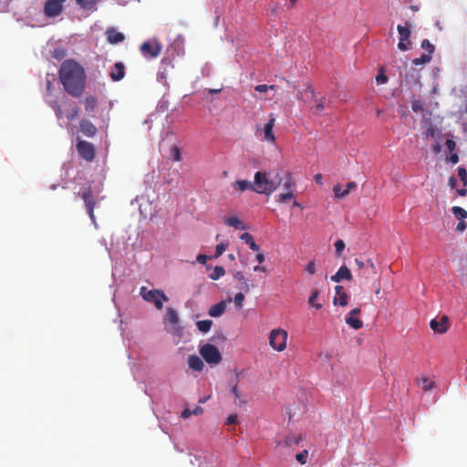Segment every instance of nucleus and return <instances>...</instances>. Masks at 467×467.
<instances>
[{"instance_id": "obj_10", "label": "nucleus", "mask_w": 467, "mask_h": 467, "mask_svg": "<svg viewBox=\"0 0 467 467\" xmlns=\"http://www.w3.org/2000/svg\"><path fill=\"white\" fill-rule=\"evenodd\" d=\"M275 122V117L273 113H271L269 115L268 122L264 126V130H263L264 140L268 142H271V143H275V136L273 132Z\"/></svg>"}, {"instance_id": "obj_15", "label": "nucleus", "mask_w": 467, "mask_h": 467, "mask_svg": "<svg viewBox=\"0 0 467 467\" xmlns=\"http://www.w3.org/2000/svg\"><path fill=\"white\" fill-rule=\"evenodd\" d=\"M357 183L355 182H350L347 184L346 188L342 189V187L337 184L333 188V192L335 193L336 198H345L348 195L350 190L356 189Z\"/></svg>"}, {"instance_id": "obj_19", "label": "nucleus", "mask_w": 467, "mask_h": 467, "mask_svg": "<svg viewBox=\"0 0 467 467\" xmlns=\"http://www.w3.org/2000/svg\"><path fill=\"white\" fill-rule=\"evenodd\" d=\"M188 365L191 368L196 371H201L203 368V362L202 358L196 355L189 356Z\"/></svg>"}, {"instance_id": "obj_35", "label": "nucleus", "mask_w": 467, "mask_h": 467, "mask_svg": "<svg viewBox=\"0 0 467 467\" xmlns=\"http://www.w3.org/2000/svg\"><path fill=\"white\" fill-rule=\"evenodd\" d=\"M295 187V182L292 173H287L284 183V188L286 192L293 191Z\"/></svg>"}, {"instance_id": "obj_58", "label": "nucleus", "mask_w": 467, "mask_h": 467, "mask_svg": "<svg viewBox=\"0 0 467 467\" xmlns=\"http://www.w3.org/2000/svg\"><path fill=\"white\" fill-rule=\"evenodd\" d=\"M377 81L379 83H385L387 82V77L384 74H379L377 76Z\"/></svg>"}, {"instance_id": "obj_7", "label": "nucleus", "mask_w": 467, "mask_h": 467, "mask_svg": "<svg viewBox=\"0 0 467 467\" xmlns=\"http://www.w3.org/2000/svg\"><path fill=\"white\" fill-rule=\"evenodd\" d=\"M161 45L158 41L143 42L140 47V53L149 58H156L161 52Z\"/></svg>"}, {"instance_id": "obj_33", "label": "nucleus", "mask_w": 467, "mask_h": 467, "mask_svg": "<svg viewBox=\"0 0 467 467\" xmlns=\"http://www.w3.org/2000/svg\"><path fill=\"white\" fill-rule=\"evenodd\" d=\"M318 295H319V292L317 290H315L312 292V294L310 295V296L308 298V304L311 306H314L316 309H321L323 306L321 303H316V300L317 299Z\"/></svg>"}, {"instance_id": "obj_14", "label": "nucleus", "mask_w": 467, "mask_h": 467, "mask_svg": "<svg viewBox=\"0 0 467 467\" xmlns=\"http://www.w3.org/2000/svg\"><path fill=\"white\" fill-rule=\"evenodd\" d=\"M343 279L350 281L352 279V274L346 265H342L337 272L331 276V280L335 283H339Z\"/></svg>"}, {"instance_id": "obj_2", "label": "nucleus", "mask_w": 467, "mask_h": 467, "mask_svg": "<svg viewBox=\"0 0 467 467\" xmlns=\"http://www.w3.org/2000/svg\"><path fill=\"white\" fill-rule=\"evenodd\" d=\"M281 181L282 179L278 174L275 179H271L268 173L257 171L254 180V192L259 194L270 195L278 188Z\"/></svg>"}, {"instance_id": "obj_45", "label": "nucleus", "mask_w": 467, "mask_h": 467, "mask_svg": "<svg viewBox=\"0 0 467 467\" xmlns=\"http://www.w3.org/2000/svg\"><path fill=\"white\" fill-rule=\"evenodd\" d=\"M458 176L461 181L463 182V186L467 185V171L463 167L458 168Z\"/></svg>"}, {"instance_id": "obj_37", "label": "nucleus", "mask_w": 467, "mask_h": 467, "mask_svg": "<svg viewBox=\"0 0 467 467\" xmlns=\"http://www.w3.org/2000/svg\"><path fill=\"white\" fill-rule=\"evenodd\" d=\"M421 48L426 50L427 54H430L431 56L433 54L434 49H435L434 46L428 39L422 40Z\"/></svg>"}, {"instance_id": "obj_22", "label": "nucleus", "mask_w": 467, "mask_h": 467, "mask_svg": "<svg viewBox=\"0 0 467 467\" xmlns=\"http://www.w3.org/2000/svg\"><path fill=\"white\" fill-rule=\"evenodd\" d=\"M234 187L240 192H244L246 190H251L254 192V182H251L250 181L247 180L236 181L234 183Z\"/></svg>"}, {"instance_id": "obj_28", "label": "nucleus", "mask_w": 467, "mask_h": 467, "mask_svg": "<svg viewBox=\"0 0 467 467\" xmlns=\"http://www.w3.org/2000/svg\"><path fill=\"white\" fill-rule=\"evenodd\" d=\"M196 326L202 333H207L213 326V321L210 319L201 320L196 323Z\"/></svg>"}, {"instance_id": "obj_31", "label": "nucleus", "mask_w": 467, "mask_h": 467, "mask_svg": "<svg viewBox=\"0 0 467 467\" xmlns=\"http://www.w3.org/2000/svg\"><path fill=\"white\" fill-rule=\"evenodd\" d=\"M225 274V270L223 266L217 265L213 268V271L209 275L212 280H218Z\"/></svg>"}, {"instance_id": "obj_6", "label": "nucleus", "mask_w": 467, "mask_h": 467, "mask_svg": "<svg viewBox=\"0 0 467 467\" xmlns=\"http://www.w3.org/2000/svg\"><path fill=\"white\" fill-rule=\"evenodd\" d=\"M78 196L82 198L84 201L87 212L91 219V221L95 223V215H94V208L97 202L96 198L93 195V191L91 187H87L84 189L82 192H78Z\"/></svg>"}, {"instance_id": "obj_27", "label": "nucleus", "mask_w": 467, "mask_h": 467, "mask_svg": "<svg viewBox=\"0 0 467 467\" xmlns=\"http://www.w3.org/2000/svg\"><path fill=\"white\" fill-rule=\"evenodd\" d=\"M166 318L168 322L171 323V325H176L179 323L178 313L175 309L171 307L167 308Z\"/></svg>"}, {"instance_id": "obj_3", "label": "nucleus", "mask_w": 467, "mask_h": 467, "mask_svg": "<svg viewBox=\"0 0 467 467\" xmlns=\"http://www.w3.org/2000/svg\"><path fill=\"white\" fill-rule=\"evenodd\" d=\"M140 295L146 302L153 303L155 307L159 310L163 308V302L169 300L163 291L158 289L148 290L146 286L140 287Z\"/></svg>"}, {"instance_id": "obj_63", "label": "nucleus", "mask_w": 467, "mask_h": 467, "mask_svg": "<svg viewBox=\"0 0 467 467\" xmlns=\"http://www.w3.org/2000/svg\"><path fill=\"white\" fill-rule=\"evenodd\" d=\"M360 313V308L358 307H356L354 309H352L348 316H354V317H357L358 314Z\"/></svg>"}, {"instance_id": "obj_40", "label": "nucleus", "mask_w": 467, "mask_h": 467, "mask_svg": "<svg viewBox=\"0 0 467 467\" xmlns=\"http://www.w3.org/2000/svg\"><path fill=\"white\" fill-rule=\"evenodd\" d=\"M49 105L54 109L57 118L61 119L63 117L61 106L57 101H52Z\"/></svg>"}, {"instance_id": "obj_51", "label": "nucleus", "mask_w": 467, "mask_h": 467, "mask_svg": "<svg viewBox=\"0 0 467 467\" xmlns=\"http://www.w3.org/2000/svg\"><path fill=\"white\" fill-rule=\"evenodd\" d=\"M411 108L414 112H419L420 110H422V104L419 100H414L411 104Z\"/></svg>"}, {"instance_id": "obj_24", "label": "nucleus", "mask_w": 467, "mask_h": 467, "mask_svg": "<svg viewBox=\"0 0 467 467\" xmlns=\"http://www.w3.org/2000/svg\"><path fill=\"white\" fill-rule=\"evenodd\" d=\"M346 323L354 329H359L363 326V322L354 316H347Z\"/></svg>"}, {"instance_id": "obj_26", "label": "nucleus", "mask_w": 467, "mask_h": 467, "mask_svg": "<svg viewBox=\"0 0 467 467\" xmlns=\"http://www.w3.org/2000/svg\"><path fill=\"white\" fill-rule=\"evenodd\" d=\"M224 222L228 226L235 229H245L244 224L236 216L228 217Z\"/></svg>"}, {"instance_id": "obj_9", "label": "nucleus", "mask_w": 467, "mask_h": 467, "mask_svg": "<svg viewBox=\"0 0 467 467\" xmlns=\"http://www.w3.org/2000/svg\"><path fill=\"white\" fill-rule=\"evenodd\" d=\"M67 0H47L44 5V13L48 17L59 16L63 11V4Z\"/></svg>"}, {"instance_id": "obj_56", "label": "nucleus", "mask_w": 467, "mask_h": 467, "mask_svg": "<svg viewBox=\"0 0 467 467\" xmlns=\"http://www.w3.org/2000/svg\"><path fill=\"white\" fill-rule=\"evenodd\" d=\"M208 259H210V257L208 255H206V254H199L197 256V261L200 264H205Z\"/></svg>"}, {"instance_id": "obj_59", "label": "nucleus", "mask_w": 467, "mask_h": 467, "mask_svg": "<svg viewBox=\"0 0 467 467\" xmlns=\"http://www.w3.org/2000/svg\"><path fill=\"white\" fill-rule=\"evenodd\" d=\"M315 181L317 183L322 185L323 184V177H322V174L321 173H317L314 177Z\"/></svg>"}, {"instance_id": "obj_42", "label": "nucleus", "mask_w": 467, "mask_h": 467, "mask_svg": "<svg viewBox=\"0 0 467 467\" xmlns=\"http://www.w3.org/2000/svg\"><path fill=\"white\" fill-rule=\"evenodd\" d=\"M307 456H308V451L304 450L296 455V459L299 463L305 464L306 462Z\"/></svg>"}, {"instance_id": "obj_17", "label": "nucleus", "mask_w": 467, "mask_h": 467, "mask_svg": "<svg viewBox=\"0 0 467 467\" xmlns=\"http://www.w3.org/2000/svg\"><path fill=\"white\" fill-rule=\"evenodd\" d=\"M81 132L87 137H93L97 133V128L88 119H82L79 122Z\"/></svg>"}, {"instance_id": "obj_46", "label": "nucleus", "mask_w": 467, "mask_h": 467, "mask_svg": "<svg viewBox=\"0 0 467 467\" xmlns=\"http://www.w3.org/2000/svg\"><path fill=\"white\" fill-rule=\"evenodd\" d=\"M275 88V85H265V84H260V85H257L255 86L254 88V90L258 91V92H261V93H264V92H266L267 90H274Z\"/></svg>"}, {"instance_id": "obj_16", "label": "nucleus", "mask_w": 467, "mask_h": 467, "mask_svg": "<svg viewBox=\"0 0 467 467\" xmlns=\"http://www.w3.org/2000/svg\"><path fill=\"white\" fill-rule=\"evenodd\" d=\"M336 296L334 297L333 303L334 305H340L345 306L348 305V295L344 291V287L342 285H337L335 287Z\"/></svg>"}, {"instance_id": "obj_64", "label": "nucleus", "mask_w": 467, "mask_h": 467, "mask_svg": "<svg viewBox=\"0 0 467 467\" xmlns=\"http://www.w3.org/2000/svg\"><path fill=\"white\" fill-rule=\"evenodd\" d=\"M450 161L452 163H457L459 161V156L456 153L451 154V157H450Z\"/></svg>"}, {"instance_id": "obj_60", "label": "nucleus", "mask_w": 467, "mask_h": 467, "mask_svg": "<svg viewBox=\"0 0 467 467\" xmlns=\"http://www.w3.org/2000/svg\"><path fill=\"white\" fill-rule=\"evenodd\" d=\"M158 80L164 83L166 81V74L164 71L158 73Z\"/></svg>"}, {"instance_id": "obj_4", "label": "nucleus", "mask_w": 467, "mask_h": 467, "mask_svg": "<svg viewBox=\"0 0 467 467\" xmlns=\"http://www.w3.org/2000/svg\"><path fill=\"white\" fill-rule=\"evenodd\" d=\"M287 332L284 329H273L269 335V345L276 351H283L286 348Z\"/></svg>"}, {"instance_id": "obj_1", "label": "nucleus", "mask_w": 467, "mask_h": 467, "mask_svg": "<svg viewBox=\"0 0 467 467\" xmlns=\"http://www.w3.org/2000/svg\"><path fill=\"white\" fill-rule=\"evenodd\" d=\"M59 80L67 93L72 97H80L86 87L84 67L73 59L65 60L58 71Z\"/></svg>"}, {"instance_id": "obj_54", "label": "nucleus", "mask_w": 467, "mask_h": 467, "mask_svg": "<svg viewBox=\"0 0 467 467\" xmlns=\"http://www.w3.org/2000/svg\"><path fill=\"white\" fill-rule=\"evenodd\" d=\"M461 221L462 222H460L456 226V231H458V232H463L467 227L466 223L463 220H461Z\"/></svg>"}, {"instance_id": "obj_25", "label": "nucleus", "mask_w": 467, "mask_h": 467, "mask_svg": "<svg viewBox=\"0 0 467 467\" xmlns=\"http://www.w3.org/2000/svg\"><path fill=\"white\" fill-rule=\"evenodd\" d=\"M234 278L239 282H241L242 286L241 289L244 292H248L250 290V285L248 284L247 279L244 277V274L242 272H236L234 275Z\"/></svg>"}, {"instance_id": "obj_44", "label": "nucleus", "mask_w": 467, "mask_h": 467, "mask_svg": "<svg viewBox=\"0 0 467 467\" xmlns=\"http://www.w3.org/2000/svg\"><path fill=\"white\" fill-rule=\"evenodd\" d=\"M244 300V295L241 292L237 293L234 298V302L236 307L242 308Z\"/></svg>"}, {"instance_id": "obj_38", "label": "nucleus", "mask_w": 467, "mask_h": 467, "mask_svg": "<svg viewBox=\"0 0 467 467\" xmlns=\"http://www.w3.org/2000/svg\"><path fill=\"white\" fill-rule=\"evenodd\" d=\"M171 157L174 161H180L182 160L181 150L178 146L174 145L171 149Z\"/></svg>"}, {"instance_id": "obj_18", "label": "nucleus", "mask_w": 467, "mask_h": 467, "mask_svg": "<svg viewBox=\"0 0 467 467\" xmlns=\"http://www.w3.org/2000/svg\"><path fill=\"white\" fill-rule=\"evenodd\" d=\"M226 310V302L224 300L219 302L218 304H215L209 308L208 314L212 317H221Z\"/></svg>"}, {"instance_id": "obj_50", "label": "nucleus", "mask_w": 467, "mask_h": 467, "mask_svg": "<svg viewBox=\"0 0 467 467\" xmlns=\"http://www.w3.org/2000/svg\"><path fill=\"white\" fill-rule=\"evenodd\" d=\"M306 271L309 274V275H314L316 273V263L315 261H310L306 267Z\"/></svg>"}, {"instance_id": "obj_43", "label": "nucleus", "mask_w": 467, "mask_h": 467, "mask_svg": "<svg viewBox=\"0 0 467 467\" xmlns=\"http://www.w3.org/2000/svg\"><path fill=\"white\" fill-rule=\"evenodd\" d=\"M76 3L81 8H89L96 4V0H76Z\"/></svg>"}, {"instance_id": "obj_48", "label": "nucleus", "mask_w": 467, "mask_h": 467, "mask_svg": "<svg viewBox=\"0 0 467 467\" xmlns=\"http://www.w3.org/2000/svg\"><path fill=\"white\" fill-rule=\"evenodd\" d=\"M78 116V108L76 106L70 109V111L67 114V118L69 120H74Z\"/></svg>"}, {"instance_id": "obj_52", "label": "nucleus", "mask_w": 467, "mask_h": 467, "mask_svg": "<svg viewBox=\"0 0 467 467\" xmlns=\"http://www.w3.org/2000/svg\"><path fill=\"white\" fill-rule=\"evenodd\" d=\"M445 144H446L447 149H448L450 151H452V150H455L456 143H455V141H454V140L448 139V140H446V143H445Z\"/></svg>"}, {"instance_id": "obj_20", "label": "nucleus", "mask_w": 467, "mask_h": 467, "mask_svg": "<svg viewBox=\"0 0 467 467\" xmlns=\"http://www.w3.org/2000/svg\"><path fill=\"white\" fill-rule=\"evenodd\" d=\"M240 239L248 244L249 248L253 251H259V245L254 242V237L249 233H244L241 234Z\"/></svg>"}, {"instance_id": "obj_12", "label": "nucleus", "mask_w": 467, "mask_h": 467, "mask_svg": "<svg viewBox=\"0 0 467 467\" xmlns=\"http://www.w3.org/2000/svg\"><path fill=\"white\" fill-rule=\"evenodd\" d=\"M109 77L113 81H120L125 77V65L122 62H116L110 72Z\"/></svg>"}, {"instance_id": "obj_32", "label": "nucleus", "mask_w": 467, "mask_h": 467, "mask_svg": "<svg viewBox=\"0 0 467 467\" xmlns=\"http://www.w3.org/2000/svg\"><path fill=\"white\" fill-rule=\"evenodd\" d=\"M451 212L458 220H464L467 218V212L460 206H453L451 208Z\"/></svg>"}, {"instance_id": "obj_55", "label": "nucleus", "mask_w": 467, "mask_h": 467, "mask_svg": "<svg viewBox=\"0 0 467 467\" xmlns=\"http://www.w3.org/2000/svg\"><path fill=\"white\" fill-rule=\"evenodd\" d=\"M406 41L400 40L398 44V48L401 51H407L409 49V46L405 43Z\"/></svg>"}, {"instance_id": "obj_29", "label": "nucleus", "mask_w": 467, "mask_h": 467, "mask_svg": "<svg viewBox=\"0 0 467 467\" xmlns=\"http://www.w3.org/2000/svg\"><path fill=\"white\" fill-rule=\"evenodd\" d=\"M295 199V194L293 191L285 192V193H280L276 196V201L280 203H285L289 201Z\"/></svg>"}, {"instance_id": "obj_36", "label": "nucleus", "mask_w": 467, "mask_h": 467, "mask_svg": "<svg viewBox=\"0 0 467 467\" xmlns=\"http://www.w3.org/2000/svg\"><path fill=\"white\" fill-rule=\"evenodd\" d=\"M232 393L234 395L235 397V400H234V403L236 405H243V404H245V400H241V393L238 389V387H237V384L234 385L233 388H232Z\"/></svg>"}, {"instance_id": "obj_34", "label": "nucleus", "mask_w": 467, "mask_h": 467, "mask_svg": "<svg viewBox=\"0 0 467 467\" xmlns=\"http://www.w3.org/2000/svg\"><path fill=\"white\" fill-rule=\"evenodd\" d=\"M431 60L430 54H422L420 57H416L412 60V64L415 66L427 64Z\"/></svg>"}, {"instance_id": "obj_62", "label": "nucleus", "mask_w": 467, "mask_h": 467, "mask_svg": "<svg viewBox=\"0 0 467 467\" xmlns=\"http://www.w3.org/2000/svg\"><path fill=\"white\" fill-rule=\"evenodd\" d=\"M203 411V409L200 406H197L193 410H192V414L194 415H200Z\"/></svg>"}, {"instance_id": "obj_39", "label": "nucleus", "mask_w": 467, "mask_h": 467, "mask_svg": "<svg viewBox=\"0 0 467 467\" xmlns=\"http://www.w3.org/2000/svg\"><path fill=\"white\" fill-rule=\"evenodd\" d=\"M228 247V244H225V243H221V244H218L215 247V254H214V257L215 258H218L220 257L224 252L225 250L227 249Z\"/></svg>"}, {"instance_id": "obj_23", "label": "nucleus", "mask_w": 467, "mask_h": 467, "mask_svg": "<svg viewBox=\"0 0 467 467\" xmlns=\"http://www.w3.org/2000/svg\"><path fill=\"white\" fill-rule=\"evenodd\" d=\"M85 109L87 111H93L98 106V99L94 96H87L84 100Z\"/></svg>"}, {"instance_id": "obj_49", "label": "nucleus", "mask_w": 467, "mask_h": 467, "mask_svg": "<svg viewBox=\"0 0 467 467\" xmlns=\"http://www.w3.org/2000/svg\"><path fill=\"white\" fill-rule=\"evenodd\" d=\"M325 109V105L323 102L317 103L313 109L312 111L314 114L320 115L321 112Z\"/></svg>"}, {"instance_id": "obj_41", "label": "nucleus", "mask_w": 467, "mask_h": 467, "mask_svg": "<svg viewBox=\"0 0 467 467\" xmlns=\"http://www.w3.org/2000/svg\"><path fill=\"white\" fill-rule=\"evenodd\" d=\"M421 384H422L421 389L424 391H429V390L432 389L434 387V382L429 380L427 378H423L421 379Z\"/></svg>"}, {"instance_id": "obj_13", "label": "nucleus", "mask_w": 467, "mask_h": 467, "mask_svg": "<svg viewBox=\"0 0 467 467\" xmlns=\"http://www.w3.org/2000/svg\"><path fill=\"white\" fill-rule=\"evenodd\" d=\"M107 40L109 43L116 45L125 39L123 33L117 31L114 27H109L106 31Z\"/></svg>"}, {"instance_id": "obj_21", "label": "nucleus", "mask_w": 467, "mask_h": 467, "mask_svg": "<svg viewBox=\"0 0 467 467\" xmlns=\"http://www.w3.org/2000/svg\"><path fill=\"white\" fill-rule=\"evenodd\" d=\"M410 23L406 22V26L399 25L397 29L400 35V40L407 41L410 36Z\"/></svg>"}, {"instance_id": "obj_61", "label": "nucleus", "mask_w": 467, "mask_h": 467, "mask_svg": "<svg viewBox=\"0 0 467 467\" xmlns=\"http://www.w3.org/2000/svg\"><path fill=\"white\" fill-rule=\"evenodd\" d=\"M457 184V179L454 177V176H451L450 179H449V185L451 187V188H454Z\"/></svg>"}, {"instance_id": "obj_11", "label": "nucleus", "mask_w": 467, "mask_h": 467, "mask_svg": "<svg viewBox=\"0 0 467 467\" xmlns=\"http://www.w3.org/2000/svg\"><path fill=\"white\" fill-rule=\"evenodd\" d=\"M430 327L434 332L443 334L449 328V318L448 317L443 316L440 320L432 319L430 322Z\"/></svg>"}, {"instance_id": "obj_5", "label": "nucleus", "mask_w": 467, "mask_h": 467, "mask_svg": "<svg viewBox=\"0 0 467 467\" xmlns=\"http://www.w3.org/2000/svg\"><path fill=\"white\" fill-rule=\"evenodd\" d=\"M200 354L203 359L212 365H217L222 360V355L219 349L212 344H205L200 348Z\"/></svg>"}, {"instance_id": "obj_53", "label": "nucleus", "mask_w": 467, "mask_h": 467, "mask_svg": "<svg viewBox=\"0 0 467 467\" xmlns=\"http://www.w3.org/2000/svg\"><path fill=\"white\" fill-rule=\"evenodd\" d=\"M237 422V415L236 414H231L226 419V424L231 425Z\"/></svg>"}, {"instance_id": "obj_47", "label": "nucleus", "mask_w": 467, "mask_h": 467, "mask_svg": "<svg viewBox=\"0 0 467 467\" xmlns=\"http://www.w3.org/2000/svg\"><path fill=\"white\" fill-rule=\"evenodd\" d=\"M335 247H336V254L337 256H340L344 248H345V243L342 241V240H337L336 243H335Z\"/></svg>"}, {"instance_id": "obj_57", "label": "nucleus", "mask_w": 467, "mask_h": 467, "mask_svg": "<svg viewBox=\"0 0 467 467\" xmlns=\"http://www.w3.org/2000/svg\"><path fill=\"white\" fill-rule=\"evenodd\" d=\"M192 414V410L190 409H185L183 410V411L182 412V417L183 419H187L188 417H190L191 415Z\"/></svg>"}, {"instance_id": "obj_30", "label": "nucleus", "mask_w": 467, "mask_h": 467, "mask_svg": "<svg viewBox=\"0 0 467 467\" xmlns=\"http://www.w3.org/2000/svg\"><path fill=\"white\" fill-rule=\"evenodd\" d=\"M300 440H301L300 435H296V434L289 435L285 439L284 444L287 447H292L294 445H297L299 443Z\"/></svg>"}, {"instance_id": "obj_8", "label": "nucleus", "mask_w": 467, "mask_h": 467, "mask_svg": "<svg viewBox=\"0 0 467 467\" xmlns=\"http://www.w3.org/2000/svg\"><path fill=\"white\" fill-rule=\"evenodd\" d=\"M77 150L79 156L87 161H92L95 159V148L88 141L79 140L77 143Z\"/></svg>"}]
</instances>
